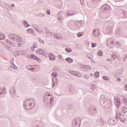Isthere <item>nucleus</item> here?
<instances>
[{
  "label": "nucleus",
  "instance_id": "bf43d9fd",
  "mask_svg": "<svg viewBox=\"0 0 127 127\" xmlns=\"http://www.w3.org/2000/svg\"><path fill=\"white\" fill-rule=\"evenodd\" d=\"M54 35H55L54 33L52 32L50 33V36H52V37H53L54 38Z\"/></svg>",
  "mask_w": 127,
  "mask_h": 127
},
{
  "label": "nucleus",
  "instance_id": "4468645a",
  "mask_svg": "<svg viewBox=\"0 0 127 127\" xmlns=\"http://www.w3.org/2000/svg\"><path fill=\"white\" fill-rule=\"evenodd\" d=\"M6 95V92L4 91V89L0 87V98L1 97H3V96H5Z\"/></svg>",
  "mask_w": 127,
  "mask_h": 127
},
{
  "label": "nucleus",
  "instance_id": "69168bd1",
  "mask_svg": "<svg viewBox=\"0 0 127 127\" xmlns=\"http://www.w3.org/2000/svg\"><path fill=\"white\" fill-rule=\"evenodd\" d=\"M76 72L75 71H72L71 72V75H73L74 76H76Z\"/></svg>",
  "mask_w": 127,
  "mask_h": 127
},
{
  "label": "nucleus",
  "instance_id": "6e6552de",
  "mask_svg": "<svg viewBox=\"0 0 127 127\" xmlns=\"http://www.w3.org/2000/svg\"><path fill=\"white\" fill-rule=\"evenodd\" d=\"M9 93L13 99H14L15 97H16V89H15V87H12L11 88H10L9 90Z\"/></svg>",
  "mask_w": 127,
  "mask_h": 127
},
{
  "label": "nucleus",
  "instance_id": "c9c22d12",
  "mask_svg": "<svg viewBox=\"0 0 127 127\" xmlns=\"http://www.w3.org/2000/svg\"><path fill=\"white\" fill-rule=\"evenodd\" d=\"M32 32H33V29L30 28L27 30V33H30V34H32Z\"/></svg>",
  "mask_w": 127,
  "mask_h": 127
},
{
  "label": "nucleus",
  "instance_id": "423d86ee",
  "mask_svg": "<svg viewBox=\"0 0 127 127\" xmlns=\"http://www.w3.org/2000/svg\"><path fill=\"white\" fill-rule=\"evenodd\" d=\"M111 10H112V8H111L110 5L107 4L102 5L100 8V11L103 13L109 12V11H111Z\"/></svg>",
  "mask_w": 127,
  "mask_h": 127
},
{
  "label": "nucleus",
  "instance_id": "de8ad7c7",
  "mask_svg": "<svg viewBox=\"0 0 127 127\" xmlns=\"http://www.w3.org/2000/svg\"><path fill=\"white\" fill-rule=\"evenodd\" d=\"M98 56H103V52L102 51H99L98 52Z\"/></svg>",
  "mask_w": 127,
  "mask_h": 127
},
{
  "label": "nucleus",
  "instance_id": "5701e85b",
  "mask_svg": "<svg viewBox=\"0 0 127 127\" xmlns=\"http://www.w3.org/2000/svg\"><path fill=\"white\" fill-rule=\"evenodd\" d=\"M117 54L113 53L111 56V60H113V61H115V60L117 59Z\"/></svg>",
  "mask_w": 127,
  "mask_h": 127
},
{
  "label": "nucleus",
  "instance_id": "393cba45",
  "mask_svg": "<svg viewBox=\"0 0 127 127\" xmlns=\"http://www.w3.org/2000/svg\"><path fill=\"white\" fill-rule=\"evenodd\" d=\"M65 60L67 63H68V64H70V63H73V60L71 59V58H67Z\"/></svg>",
  "mask_w": 127,
  "mask_h": 127
},
{
  "label": "nucleus",
  "instance_id": "c756f323",
  "mask_svg": "<svg viewBox=\"0 0 127 127\" xmlns=\"http://www.w3.org/2000/svg\"><path fill=\"white\" fill-rule=\"evenodd\" d=\"M86 57L92 60V59H93V55L91 53H89L86 55Z\"/></svg>",
  "mask_w": 127,
  "mask_h": 127
},
{
  "label": "nucleus",
  "instance_id": "37998d69",
  "mask_svg": "<svg viewBox=\"0 0 127 127\" xmlns=\"http://www.w3.org/2000/svg\"><path fill=\"white\" fill-rule=\"evenodd\" d=\"M27 70L32 71V65H28L27 66Z\"/></svg>",
  "mask_w": 127,
  "mask_h": 127
},
{
  "label": "nucleus",
  "instance_id": "7c9ffc66",
  "mask_svg": "<svg viewBox=\"0 0 127 127\" xmlns=\"http://www.w3.org/2000/svg\"><path fill=\"white\" fill-rule=\"evenodd\" d=\"M20 52L19 51H16L13 53V55L14 56H18L19 55Z\"/></svg>",
  "mask_w": 127,
  "mask_h": 127
},
{
  "label": "nucleus",
  "instance_id": "7ed1b4c3",
  "mask_svg": "<svg viewBox=\"0 0 127 127\" xmlns=\"http://www.w3.org/2000/svg\"><path fill=\"white\" fill-rule=\"evenodd\" d=\"M8 37V39L12 41H14L15 42H19V43L17 44V46L19 47H21L22 46V45L21 44V42H22V38L21 37L14 34H9Z\"/></svg>",
  "mask_w": 127,
  "mask_h": 127
},
{
  "label": "nucleus",
  "instance_id": "09e8293b",
  "mask_svg": "<svg viewBox=\"0 0 127 127\" xmlns=\"http://www.w3.org/2000/svg\"><path fill=\"white\" fill-rule=\"evenodd\" d=\"M46 35L47 37L50 36V31H46Z\"/></svg>",
  "mask_w": 127,
  "mask_h": 127
},
{
  "label": "nucleus",
  "instance_id": "f257e3e1",
  "mask_svg": "<svg viewBox=\"0 0 127 127\" xmlns=\"http://www.w3.org/2000/svg\"><path fill=\"white\" fill-rule=\"evenodd\" d=\"M54 102V97L52 93L50 92H46L44 97V103L48 108H51L53 106Z\"/></svg>",
  "mask_w": 127,
  "mask_h": 127
},
{
  "label": "nucleus",
  "instance_id": "ddd939ff",
  "mask_svg": "<svg viewBox=\"0 0 127 127\" xmlns=\"http://www.w3.org/2000/svg\"><path fill=\"white\" fill-rule=\"evenodd\" d=\"M49 60H51V61H55V60H56L55 56H54V55L52 53H50L49 54Z\"/></svg>",
  "mask_w": 127,
  "mask_h": 127
},
{
  "label": "nucleus",
  "instance_id": "cd10ccee",
  "mask_svg": "<svg viewBox=\"0 0 127 127\" xmlns=\"http://www.w3.org/2000/svg\"><path fill=\"white\" fill-rule=\"evenodd\" d=\"M117 72L119 75H122L124 73L123 68H119L117 70Z\"/></svg>",
  "mask_w": 127,
  "mask_h": 127
},
{
  "label": "nucleus",
  "instance_id": "f3484780",
  "mask_svg": "<svg viewBox=\"0 0 127 127\" xmlns=\"http://www.w3.org/2000/svg\"><path fill=\"white\" fill-rule=\"evenodd\" d=\"M81 70H83V71H87L88 70H90L91 69V67L88 65H82L81 67H80Z\"/></svg>",
  "mask_w": 127,
  "mask_h": 127
},
{
  "label": "nucleus",
  "instance_id": "680f3d73",
  "mask_svg": "<svg viewBox=\"0 0 127 127\" xmlns=\"http://www.w3.org/2000/svg\"><path fill=\"white\" fill-rule=\"evenodd\" d=\"M6 42L7 43H9L10 44H12V42L10 41V40H7Z\"/></svg>",
  "mask_w": 127,
  "mask_h": 127
},
{
  "label": "nucleus",
  "instance_id": "20e7f679",
  "mask_svg": "<svg viewBox=\"0 0 127 127\" xmlns=\"http://www.w3.org/2000/svg\"><path fill=\"white\" fill-rule=\"evenodd\" d=\"M100 103L103 107L107 109L112 106V101L110 99H102L101 100Z\"/></svg>",
  "mask_w": 127,
  "mask_h": 127
},
{
  "label": "nucleus",
  "instance_id": "f03ea898",
  "mask_svg": "<svg viewBox=\"0 0 127 127\" xmlns=\"http://www.w3.org/2000/svg\"><path fill=\"white\" fill-rule=\"evenodd\" d=\"M35 106V100L33 99H29L26 100L23 104L24 109L29 111L31 109H33Z\"/></svg>",
  "mask_w": 127,
  "mask_h": 127
},
{
  "label": "nucleus",
  "instance_id": "bb28decb",
  "mask_svg": "<svg viewBox=\"0 0 127 127\" xmlns=\"http://www.w3.org/2000/svg\"><path fill=\"white\" fill-rule=\"evenodd\" d=\"M76 14V13H74V12H70L69 11H67L66 12V15L67 16H71V15H75Z\"/></svg>",
  "mask_w": 127,
  "mask_h": 127
},
{
  "label": "nucleus",
  "instance_id": "1a4fd4ad",
  "mask_svg": "<svg viewBox=\"0 0 127 127\" xmlns=\"http://www.w3.org/2000/svg\"><path fill=\"white\" fill-rule=\"evenodd\" d=\"M37 54H40V55H43L45 57H47L48 56V53L46 51L44 50H42L41 49H39V50L36 51Z\"/></svg>",
  "mask_w": 127,
  "mask_h": 127
},
{
  "label": "nucleus",
  "instance_id": "e433bc0d",
  "mask_svg": "<svg viewBox=\"0 0 127 127\" xmlns=\"http://www.w3.org/2000/svg\"><path fill=\"white\" fill-rule=\"evenodd\" d=\"M36 32H38V33H39V34H42V33H43V30L40 29H38L36 30Z\"/></svg>",
  "mask_w": 127,
  "mask_h": 127
},
{
  "label": "nucleus",
  "instance_id": "f8f14e48",
  "mask_svg": "<svg viewBox=\"0 0 127 127\" xmlns=\"http://www.w3.org/2000/svg\"><path fill=\"white\" fill-rule=\"evenodd\" d=\"M75 25L77 27H83V25H84V21H78L75 22Z\"/></svg>",
  "mask_w": 127,
  "mask_h": 127
},
{
  "label": "nucleus",
  "instance_id": "052dcab7",
  "mask_svg": "<svg viewBox=\"0 0 127 127\" xmlns=\"http://www.w3.org/2000/svg\"><path fill=\"white\" fill-rule=\"evenodd\" d=\"M123 103L124 104H125V105H127V99H124L123 100Z\"/></svg>",
  "mask_w": 127,
  "mask_h": 127
},
{
  "label": "nucleus",
  "instance_id": "9d476101",
  "mask_svg": "<svg viewBox=\"0 0 127 127\" xmlns=\"http://www.w3.org/2000/svg\"><path fill=\"white\" fill-rule=\"evenodd\" d=\"M107 45L109 48H112L113 46L114 45V40H113V39H108L107 41Z\"/></svg>",
  "mask_w": 127,
  "mask_h": 127
},
{
  "label": "nucleus",
  "instance_id": "774afa93",
  "mask_svg": "<svg viewBox=\"0 0 127 127\" xmlns=\"http://www.w3.org/2000/svg\"><path fill=\"white\" fill-rule=\"evenodd\" d=\"M47 14H48L49 15H50V10H47Z\"/></svg>",
  "mask_w": 127,
  "mask_h": 127
},
{
  "label": "nucleus",
  "instance_id": "4d7b16f0",
  "mask_svg": "<svg viewBox=\"0 0 127 127\" xmlns=\"http://www.w3.org/2000/svg\"><path fill=\"white\" fill-rule=\"evenodd\" d=\"M7 50L9 52H12V49L10 47H7Z\"/></svg>",
  "mask_w": 127,
  "mask_h": 127
},
{
  "label": "nucleus",
  "instance_id": "412c9836",
  "mask_svg": "<svg viewBox=\"0 0 127 127\" xmlns=\"http://www.w3.org/2000/svg\"><path fill=\"white\" fill-rule=\"evenodd\" d=\"M54 38L55 39H62V36L59 34H57L54 35Z\"/></svg>",
  "mask_w": 127,
  "mask_h": 127
},
{
  "label": "nucleus",
  "instance_id": "58836bf2",
  "mask_svg": "<svg viewBox=\"0 0 127 127\" xmlns=\"http://www.w3.org/2000/svg\"><path fill=\"white\" fill-rule=\"evenodd\" d=\"M99 76H100V73L99 72H95L94 73L95 78H99Z\"/></svg>",
  "mask_w": 127,
  "mask_h": 127
},
{
  "label": "nucleus",
  "instance_id": "a211bd4d",
  "mask_svg": "<svg viewBox=\"0 0 127 127\" xmlns=\"http://www.w3.org/2000/svg\"><path fill=\"white\" fill-rule=\"evenodd\" d=\"M22 24L24 26V27H30V24H28V22L27 20H24L22 22Z\"/></svg>",
  "mask_w": 127,
  "mask_h": 127
},
{
  "label": "nucleus",
  "instance_id": "c85d7f7f",
  "mask_svg": "<svg viewBox=\"0 0 127 127\" xmlns=\"http://www.w3.org/2000/svg\"><path fill=\"white\" fill-rule=\"evenodd\" d=\"M99 121H100L101 125H102V126H104L105 125V124H106V121H104L103 120V118H100L99 119Z\"/></svg>",
  "mask_w": 127,
  "mask_h": 127
},
{
  "label": "nucleus",
  "instance_id": "f704fd0d",
  "mask_svg": "<svg viewBox=\"0 0 127 127\" xmlns=\"http://www.w3.org/2000/svg\"><path fill=\"white\" fill-rule=\"evenodd\" d=\"M90 89L92 91H94L96 89V85L94 84H91Z\"/></svg>",
  "mask_w": 127,
  "mask_h": 127
},
{
  "label": "nucleus",
  "instance_id": "4be33fe9",
  "mask_svg": "<svg viewBox=\"0 0 127 127\" xmlns=\"http://www.w3.org/2000/svg\"><path fill=\"white\" fill-rule=\"evenodd\" d=\"M30 58L31 59H34V60H37V61H39V60H40V59L38 58V57H36L35 55H32L30 56Z\"/></svg>",
  "mask_w": 127,
  "mask_h": 127
},
{
  "label": "nucleus",
  "instance_id": "13d9d810",
  "mask_svg": "<svg viewBox=\"0 0 127 127\" xmlns=\"http://www.w3.org/2000/svg\"><path fill=\"white\" fill-rule=\"evenodd\" d=\"M97 46V44L96 43H91V46L92 47H93V48H94V47H96V46Z\"/></svg>",
  "mask_w": 127,
  "mask_h": 127
},
{
  "label": "nucleus",
  "instance_id": "338daca9",
  "mask_svg": "<svg viewBox=\"0 0 127 127\" xmlns=\"http://www.w3.org/2000/svg\"><path fill=\"white\" fill-rule=\"evenodd\" d=\"M99 0H93V1L94 3H97V2H98V1H99Z\"/></svg>",
  "mask_w": 127,
  "mask_h": 127
},
{
  "label": "nucleus",
  "instance_id": "a18cd8bd",
  "mask_svg": "<svg viewBox=\"0 0 127 127\" xmlns=\"http://www.w3.org/2000/svg\"><path fill=\"white\" fill-rule=\"evenodd\" d=\"M58 19L59 20L60 22H62L63 21V19L62 18V16H58Z\"/></svg>",
  "mask_w": 127,
  "mask_h": 127
},
{
  "label": "nucleus",
  "instance_id": "aec40b11",
  "mask_svg": "<svg viewBox=\"0 0 127 127\" xmlns=\"http://www.w3.org/2000/svg\"><path fill=\"white\" fill-rule=\"evenodd\" d=\"M114 102L116 104V105L117 107H119L121 105V100L118 98H115L114 99Z\"/></svg>",
  "mask_w": 127,
  "mask_h": 127
},
{
  "label": "nucleus",
  "instance_id": "39448f33",
  "mask_svg": "<svg viewBox=\"0 0 127 127\" xmlns=\"http://www.w3.org/2000/svg\"><path fill=\"white\" fill-rule=\"evenodd\" d=\"M119 113L118 111H116V119L110 118L108 121V124L111 125V126H115V125H117L118 121H119Z\"/></svg>",
  "mask_w": 127,
  "mask_h": 127
},
{
  "label": "nucleus",
  "instance_id": "5fc2aeb1",
  "mask_svg": "<svg viewBox=\"0 0 127 127\" xmlns=\"http://www.w3.org/2000/svg\"><path fill=\"white\" fill-rule=\"evenodd\" d=\"M75 76H76L77 77H81V76H82V74H81V73L76 72Z\"/></svg>",
  "mask_w": 127,
  "mask_h": 127
},
{
  "label": "nucleus",
  "instance_id": "2f4dec72",
  "mask_svg": "<svg viewBox=\"0 0 127 127\" xmlns=\"http://www.w3.org/2000/svg\"><path fill=\"white\" fill-rule=\"evenodd\" d=\"M116 34H117V35H120V34H122V31H121V29H120V28L117 29Z\"/></svg>",
  "mask_w": 127,
  "mask_h": 127
},
{
  "label": "nucleus",
  "instance_id": "3c124183",
  "mask_svg": "<svg viewBox=\"0 0 127 127\" xmlns=\"http://www.w3.org/2000/svg\"><path fill=\"white\" fill-rule=\"evenodd\" d=\"M66 52H67L68 53L70 52H72V50L70 48L69 49H65Z\"/></svg>",
  "mask_w": 127,
  "mask_h": 127
},
{
  "label": "nucleus",
  "instance_id": "6e6d98bb",
  "mask_svg": "<svg viewBox=\"0 0 127 127\" xmlns=\"http://www.w3.org/2000/svg\"><path fill=\"white\" fill-rule=\"evenodd\" d=\"M11 68H12L13 69H17V66H16L14 64H13L12 65H11Z\"/></svg>",
  "mask_w": 127,
  "mask_h": 127
},
{
  "label": "nucleus",
  "instance_id": "2eb2a0df",
  "mask_svg": "<svg viewBox=\"0 0 127 127\" xmlns=\"http://www.w3.org/2000/svg\"><path fill=\"white\" fill-rule=\"evenodd\" d=\"M92 34L93 36H99L100 35V31L98 29H95L92 31Z\"/></svg>",
  "mask_w": 127,
  "mask_h": 127
},
{
  "label": "nucleus",
  "instance_id": "9b49d317",
  "mask_svg": "<svg viewBox=\"0 0 127 127\" xmlns=\"http://www.w3.org/2000/svg\"><path fill=\"white\" fill-rule=\"evenodd\" d=\"M113 26L109 25L106 28V32L107 34H112L113 32Z\"/></svg>",
  "mask_w": 127,
  "mask_h": 127
},
{
  "label": "nucleus",
  "instance_id": "6ab92c4d",
  "mask_svg": "<svg viewBox=\"0 0 127 127\" xmlns=\"http://www.w3.org/2000/svg\"><path fill=\"white\" fill-rule=\"evenodd\" d=\"M39 70V66L38 65H32V71L37 72Z\"/></svg>",
  "mask_w": 127,
  "mask_h": 127
},
{
  "label": "nucleus",
  "instance_id": "49530a36",
  "mask_svg": "<svg viewBox=\"0 0 127 127\" xmlns=\"http://www.w3.org/2000/svg\"><path fill=\"white\" fill-rule=\"evenodd\" d=\"M33 27L34 29H35V30H36V31L38 29V26L37 25H33Z\"/></svg>",
  "mask_w": 127,
  "mask_h": 127
},
{
  "label": "nucleus",
  "instance_id": "4c0bfd02",
  "mask_svg": "<svg viewBox=\"0 0 127 127\" xmlns=\"http://www.w3.org/2000/svg\"><path fill=\"white\" fill-rule=\"evenodd\" d=\"M58 75V73H57V72H54L52 73V77H55L54 78H56Z\"/></svg>",
  "mask_w": 127,
  "mask_h": 127
},
{
  "label": "nucleus",
  "instance_id": "a878e982",
  "mask_svg": "<svg viewBox=\"0 0 127 127\" xmlns=\"http://www.w3.org/2000/svg\"><path fill=\"white\" fill-rule=\"evenodd\" d=\"M89 110L90 111L92 115H94V114H95L96 113V111H97V110L96 109V108H95L94 107H91L89 109Z\"/></svg>",
  "mask_w": 127,
  "mask_h": 127
},
{
  "label": "nucleus",
  "instance_id": "a19ab883",
  "mask_svg": "<svg viewBox=\"0 0 127 127\" xmlns=\"http://www.w3.org/2000/svg\"><path fill=\"white\" fill-rule=\"evenodd\" d=\"M83 34H84V33H83V32H79V33L77 34V36L78 37H81V36H83Z\"/></svg>",
  "mask_w": 127,
  "mask_h": 127
},
{
  "label": "nucleus",
  "instance_id": "c03bdc74",
  "mask_svg": "<svg viewBox=\"0 0 127 127\" xmlns=\"http://www.w3.org/2000/svg\"><path fill=\"white\" fill-rule=\"evenodd\" d=\"M103 79H104V80H105V81H109V80H110V78L106 76H103Z\"/></svg>",
  "mask_w": 127,
  "mask_h": 127
},
{
  "label": "nucleus",
  "instance_id": "603ef678",
  "mask_svg": "<svg viewBox=\"0 0 127 127\" xmlns=\"http://www.w3.org/2000/svg\"><path fill=\"white\" fill-rule=\"evenodd\" d=\"M115 45L116 46H117V47H120V46H121V44L119 43V42H116L115 43Z\"/></svg>",
  "mask_w": 127,
  "mask_h": 127
},
{
  "label": "nucleus",
  "instance_id": "79ce46f5",
  "mask_svg": "<svg viewBox=\"0 0 127 127\" xmlns=\"http://www.w3.org/2000/svg\"><path fill=\"white\" fill-rule=\"evenodd\" d=\"M4 39V34H0V40H2Z\"/></svg>",
  "mask_w": 127,
  "mask_h": 127
},
{
  "label": "nucleus",
  "instance_id": "b1692460",
  "mask_svg": "<svg viewBox=\"0 0 127 127\" xmlns=\"http://www.w3.org/2000/svg\"><path fill=\"white\" fill-rule=\"evenodd\" d=\"M52 83L54 85H57V84H58V79H57V77H53L52 78Z\"/></svg>",
  "mask_w": 127,
  "mask_h": 127
},
{
  "label": "nucleus",
  "instance_id": "dca6fc26",
  "mask_svg": "<svg viewBox=\"0 0 127 127\" xmlns=\"http://www.w3.org/2000/svg\"><path fill=\"white\" fill-rule=\"evenodd\" d=\"M118 113V116H119V119H120V120L122 123H125V119L124 118V115H123V113H121L120 112Z\"/></svg>",
  "mask_w": 127,
  "mask_h": 127
},
{
  "label": "nucleus",
  "instance_id": "8fccbe9b",
  "mask_svg": "<svg viewBox=\"0 0 127 127\" xmlns=\"http://www.w3.org/2000/svg\"><path fill=\"white\" fill-rule=\"evenodd\" d=\"M123 112H124V114L126 113H127V107H123Z\"/></svg>",
  "mask_w": 127,
  "mask_h": 127
},
{
  "label": "nucleus",
  "instance_id": "72a5a7b5",
  "mask_svg": "<svg viewBox=\"0 0 127 127\" xmlns=\"http://www.w3.org/2000/svg\"><path fill=\"white\" fill-rule=\"evenodd\" d=\"M33 80V82L34 83H38V82H39V78L36 77V78H32Z\"/></svg>",
  "mask_w": 127,
  "mask_h": 127
},
{
  "label": "nucleus",
  "instance_id": "0eeeda50",
  "mask_svg": "<svg viewBox=\"0 0 127 127\" xmlns=\"http://www.w3.org/2000/svg\"><path fill=\"white\" fill-rule=\"evenodd\" d=\"M80 124H81V120H80V118L74 119L72 122V127H80Z\"/></svg>",
  "mask_w": 127,
  "mask_h": 127
},
{
  "label": "nucleus",
  "instance_id": "473e14b6",
  "mask_svg": "<svg viewBox=\"0 0 127 127\" xmlns=\"http://www.w3.org/2000/svg\"><path fill=\"white\" fill-rule=\"evenodd\" d=\"M37 48V44H34L32 47H31V49L32 51H34V49H35V48Z\"/></svg>",
  "mask_w": 127,
  "mask_h": 127
},
{
  "label": "nucleus",
  "instance_id": "e2e57ef3",
  "mask_svg": "<svg viewBox=\"0 0 127 127\" xmlns=\"http://www.w3.org/2000/svg\"><path fill=\"white\" fill-rule=\"evenodd\" d=\"M39 40L40 42H41V43H43V44H44V41H43L42 39H39Z\"/></svg>",
  "mask_w": 127,
  "mask_h": 127
},
{
  "label": "nucleus",
  "instance_id": "0e129e2a",
  "mask_svg": "<svg viewBox=\"0 0 127 127\" xmlns=\"http://www.w3.org/2000/svg\"><path fill=\"white\" fill-rule=\"evenodd\" d=\"M84 77L85 79H89V78H90V76H89V75H85L84 76Z\"/></svg>",
  "mask_w": 127,
  "mask_h": 127
},
{
  "label": "nucleus",
  "instance_id": "864d4df0",
  "mask_svg": "<svg viewBox=\"0 0 127 127\" xmlns=\"http://www.w3.org/2000/svg\"><path fill=\"white\" fill-rule=\"evenodd\" d=\"M58 58H59V59H60V60H63V57L61 55H59L58 56Z\"/></svg>",
  "mask_w": 127,
  "mask_h": 127
},
{
  "label": "nucleus",
  "instance_id": "ea45409f",
  "mask_svg": "<svg viewBox=\"0 0 127 127\" xmlns=\"http://www.w3.org/2000/svg\"><path fill=\"white\" fill-rule=\"evenodd\" d=\"M122 12L123 14L124 15L125 17H127V11L123 10L122 11Z\"/></svg>",
  "mask_w": 127,
  "mask_h": 127
}]
</instances>
